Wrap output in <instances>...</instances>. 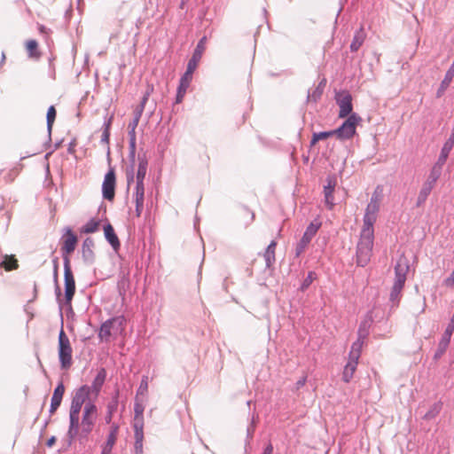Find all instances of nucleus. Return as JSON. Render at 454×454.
<instances>
[{
  "label": "nucleus",
  "mask_w": 454,
  "mask_h": 454,
  "mask_svg": "<svg viewBox=\"0 0 454 454\" xmlns=\"http://www.w3.org/2000/svg\"><path fill=\"white\" fill-rule=\"evenodd\" d=\"M322 223L319 219L313 220L309 226L306 228L301 239L296 246V255L299 256L307 248L312 239L315 237L318 230L320 229Z\"/></svg>",
  "instance_id": "10"
},
{
  "label": "nucleus",
  "mask_w": 454,
  "mask_h": 454,
  "mask_svg": "<svg viewBox=\"0 0 454 454\" xmlns=\"http://www.w3.org/2000/svg\"><path fill=\"white\" fill-rule=\"evenodd\" d=\"M146 170H147V161L145 160H140L139 164H138L137 172V176H136V179H137L136 186L144 185V179L146 175Z\"/></svg>",
  "instance_id": "32"
},
{
  "label": "nucleus",
  "mask_w": 454,
  "mask_h": 454,
  "mask_svg": "<svg viewBox=\"0 0 454 454\" xmlns=\"http://www.w3.org/2000/svg\"><path fill=\"white\" fill-rule=\"evenodd\" d=\"M98 417V409L92 402H88L83 409L82 419L79 424V434L76 437H87L93 430Z\"/></svg>",
  "instance_id": "3"
},
{
  "label": "nucleus",
  "mask_w": 454,
  "mask_h": 454,
  "mask_svg": "<svg viewBox=\"0 0 454 454\" xmlns=\"http://www.w3.org/2000/svg\"><path fill=\"white\" fill-rule=\"evenodd\" d=\"M450 337L442 334V337L439 342V349H438L439 355H442L443 352H445L447 347L450 344Z\"/></svg>",
  "instance_id": "40"
},
{
  "label": "nucleus",
  "mask_w": 454,
  "mask_h": 454,
  "mask_svg": "<svg viewBox=\"0 0 454 454\" xmlns=\"http://www.w3.org/2000/svg\"><path fill=\"white\" fill-rule=\"evenodd\" d=\"M453 145H454V133L451 134L450 138L445 142V144L443 145V146L442 148L441 154L439 157V162L441 164L445 163Z\"/></svg>",
  "instance_id": "29"
},
{
  "label": "nucleus",
  "mask_w": 454,
  "mask_h": 454,
  "mask_svg": "<svg viewBox=\"0 0 454 454\" xmlns=\"http://www.w3.org/2000/svg\"><path fill=\"white\" fill-rule=\"evenodd\" d=\"M109 137H110V122L106 125V128L101 135V142L109 145ZM108 154L110 153L109 146H107Z\"/></svg>",
  "instance_id": "41"
},
{
  "label": "nucleus",
  "mask_w": 454,
  "mask_h": 454,
  "mask_svg": "<svg viewBox=\"0 0 454 454\" xmlns=\"http://www.w3.org/2000/svg\"><path fill=\"white\" fill-rule=\"evenodd\" d=\"M206 44H207V37L203 36L198 43V44L194 50V52L192 54V57L201 59L202 55L206 50Z\"/></svg>",
  "instance_id": "37"
},
{
  "label": "nucleus",
  "mask_w": 454,
  "mask_h": 454,
  "mask_svg": "<svg viewBox=\"0 0 454 454\" xmlns=\"http://www.w3.org/2000/svg\"><path fill=\"white\" fill-rule=\"evenodd\" d=\"M65 392V387L62 383L59 384L57 387L54 389L51 401V409L50 412L54 413L58 408L59 407L63 395Z\"/></svg>",
  "instance_id": "19"
},
{
  "label": "nucleus",
  "mask_w": 454,
  "mask_h": 454,
  "mask_svg": "<svg viewBox=\"0 0 454 454\" xmlns=\"http://www.w3.org/2000/svg\"><path fill=\"white\" fill-rule=\"evenodd\" d=\"M133 174H129L128 175V184H129L131 181H133Z\"/></svg>",
  "instance_id": "51"
},
{
  "label": "nucleus",
  "mask_w": 454,
  "mask_h": 454,
  "mask_svg": "<svg viewBox=\"0 0 454 454\" xmlns=\"http://www.w3.org/2000/svg\"><path fill=\"white\" fill-rule=\"evenodd\" d=\"M64 278H65V298L67 303H71V301L75 293V281L70 267V260L67 259L64 263Z\"/></svg>",
  "instance_id": "14"
},
{
  "label": "nucleus",
  "mask_w": 454,
  "mask_h": 454,
  "mask_svg": "<svg viewBox=\"0 0 454 454\" xmlns=\"http://www.w3.org/2000/svg\"><path fill=\"white\" fill-rule=\"evenodd\" d=\"M147 101V95L144 96L140 106L137 107L134 112V118L132 121H130L128 125L129 129V147L132 154L135 153L136 145H137V137H136V129L138 125L139 120L141 118L142 113L145 108V105Z\"/></svg>",
  "instance_id": "11"
},
{
  "label": "nucleus",
  "mask_w": 454,
  "mask_h": 454,
  "mask_svg": "<svg viewBox=\"0 0 454 454\" xmlns=\"http://www.w3.org/2000/svg\"><path fill=\"white\" fill-rule=\"evenodd\" d=\"M82 407V403H79L75 400H72L71 407H70V426L68 428V436L70 439H74L79 434V420H80V411Z\"/></svg>",
  "instance_id": "12"
},
{
  "label": "nucleus",
  "mask_w": 454,
  "mask_h": 454,
  "mask_svg": "<svg viewBox=\"0 0 454 454\" xmlns=\"http://www.w3.org/2000/svg\"><path fill=\"white\" fill-rule=\"evenodd\" d=\"M106 372L104 368H101L98 372L97 376L95 377L90 387V393L93 395V399H97L101 387L106 380Z\"/></svg>",
  "instance_id": "17"
},
{
  "label": "nucleus",
  "mask_w": 454,
  "mask_h": 454,
  "mask_svg": "<svg viewBox=\"0 0 454 454\" xmlns=\"http://www.w3.org/2000/svg\"><path fill=\"white\" fill-rule=\"evenodd\" d=\"M192 80V74L188 73H184V75L180 79V84L177 89V94L176 98V103L179 104L183 101V98L186 93L187 89L189 88Z\"/></svg>",
  "instance_id": "18"
},
{
  "label": "nucleus",
  "mask_w": 454,
  "mask_h": 454,
  "mask_svg": "<svg viewBox=\"0 0 454 454\" xmlns=\"http://www.w3.org/2000/svg\"><path fill=\"white\" fill-rule=\"evenodd\" d=\"M59 357L63 369H68L72 365V348L63 329L59 335Z\"/></svg>",
  "instance_id": "6"
},
{
  "label": "nucleus",
  "mask_w": 454,
  "mask_h": 454,
  "mask_svg": "<svg viewBox=\"0 0 454 454\" xmlns=\"http://www.w3.org/2000/svg\"><path fill=\"white\" fill-rule=\"evenodd\" d=\"M306 382V377H303L301 380H300L298 382H297V386L298 387H301L305 384Z\"/></svg>",
  "instance_id": "49"
},
{
  "label": "nucleus",
  "mask_w": 454,
  "mask_h": 454,
  "mask_svg": "<svg viewBox=\"0 0 454 454\" xmlns=\"http://www.w3.org/2000/svg\"><path fill=\"white\" fill-rule=\"evenodd\" d=\"M39 29H40L41 32H43L44 31V27L41 26Z\"/></svg>",
  "instance_id": "53"
},
{
  "label": "nucleus",
  "mask_w": 454,
  "mask_h": 454,
  "mask_svg": "<svg viewBox=\"0 0 454 454\" xmlns=\"http://www.w3.org/2000/svg\"><path fill=\"white\" fill-rule=\"evenodd\" d=\"M200 61V59L192 57V59L188 62L187 69H186L185 73L193 74V72L197 68Z\"/></svg>",
  "instance_id": "42"
},
{
  "label": "nucleus",
  "mask_w": 454,
  "mask_h": 454,
  "mask_svg": "<svg viewBox=\"0 0 454 454\" xmlns=\"http://www.w3.org/2000/svg\"><path fill=\"white\" fill-rule=\"evenodd\" d=\"M134 412L133 427L144 428V407L141 404L137 403L134 408Z\"/></svg>",
  "instance_id": "31"
},
{
  "label": "nucleus",
  "mask_w": 454,
  "mask_h": 454,
  "mask_svg": "<svg viewBox=\"0 0 454 454\" xmlns=\"http://www.w3.org/2000/svg\"><path fill=\"white\" fill-rule=\"evenodd\" d=\"M453 332H454V324L450 321L443 334L446 336H450L451 338Z\"/></svg>",
  "instance_id": "45"
},
{
  "label": "nucleus",
  "mask_w": 454,
  "mask_h": 454,
  "mask_svg": "<svg viewBox=\"0 0 454 454\" xmlns=\"http://www.w3.org/2000/svg\"><path fill=\"white\" fill-rule=\"evenodd\" d=\"M310 282H311V279H306L304 281L303 286H308L310 284Z\"/></svg>",
  "instance_id": "52"
},
{
  "label": "nucleus",
  "mask_w": 454,
  "mask_h": 454,
  "mask_svg": "<svg viewBox=\"0 0 454 454\" xmlns=\"http://www.w3.org/2000/svg\"><path fill=\"white\" fill-rule=\"evenodd\" d=\"M4 58H5V55L3 53V54H2V59H3V60L4 59Z\"/></svg>",
  "instance_id": "54"
},
{
  "label": "nucleus",
  "mask_w": 454,
  "mask_h": 454,
  "mask_svg": "<svg viewBox=\"0 0 454 454\" xmlns=\"http://www.w3.org/2000/svg\"><path fill=\"white\" fill-rule=\"evenodd\" d=\"M333 136H334L333 130L314 133L310 141V145H315L319 140L326 139Z\"/></svg>",
  "instance_id": "38"
},
{
  "label": "nucleus",
  "mask_w": 454,
  "mask_h": 454,
  "mask_svg": "<svg viewBox=\"0 0 454 454\" xmlns=\"http://www.w3.org/2000/svg\"><path fill=\"white\" fill-rule=\"evenodd\" d=\"M125 320L123 317H114L105 322L99 330L98 336L101 340H108L112 336H117L124 331Z\"/></svg>",
  "instance_id": "5"
},
{
  "label": "nucleus",
  "mask_w": 454,
  "mask_h": 454,
  "mask_svg": "<svg viewBox=\"0 0 454 454\" xmlns=\"http://www.w3.org/2000/svg\"><path fill=\"white\" fill-rule=\"evenodd\" d=\"M116 176L114 168H110L105 176L102 184L103 198L106 200L113 201L115 196Z\"/></svg>",
  "instance_id": "13"
},
{
  "label": "nucleus",
  "mask_w": 454,
  "mask_h": 454,
  "mask_svg": "<svg viewBox=\"0 0 454 454\" xmlns=\"http://www.w3.org/2000/svg\"><path fill=\"white\" fill-rule=\"evenodd\" d=\"M134 429V452L135 454H143V442H144V428L133 427Z\"/></svg>",
  "instance_id": "24"
},
{
  "label": "nucleus",
  "mask_w": 454,
  "mask_h": 454,
  "mask_svg": "<svg viewBox=\"0 0 454 454\" xmlns=\"http://www.w3.org/2000/svg\"><path fill=\"white\" fill-rule=\"evenodd\" d=\"M56 441H57V438H56L55 436H51V438H49V439L47 440V442H46V445H47L49 448H51V447H52V446L55 444Z\"/></svg>",
  "instance_id": "46"
},
{
  "label": "nucleus",
  "mask_w": 454,
  "mask_h": 454,
  "mask_svg": "<svg viewBox=\"0 0 454 454\" xmlns=\"http://www.w3.org/2000/svg\"><path fill=\"white\" fill-rule=\"evenodd\" d=\"M410 265L406 257L401 256L395 267V278L390 293V300L399 302L402 290L406 281V276L409 272Z\"/></svg>",
  "instance_id": "1"
},
{
  "label": "nucleus",
  "mask_w": 454,
  "mask_h": 454,
  "mask_svg": "<svg viewBox=\"0 0 454 454\" xmlns=\"http://www.w3.org/2000/svg\"><path fill=\"white\" fill-rule=\"evenodd\" d=\"M360 121L361 118L357 114H353L349 115L340 128L333 130L334 136L340 140L352 138L356 134V126Z\"/></svg>",
  "instance_id": "7"
},
{
  "label": "nucleus",
  "mask_w": 454,
  "mask_h": 454,
  "mask_svg": "<svg viewBox=\"0 0 454 454\" xmlns=\"http://www.w3.org/2000/svg\"><path fill=\"white\" fill-rule=\"evenodd\" d=\"M336 182L334 180L329 179L327 185H325L324 188L325 203L328 209H333L334 206L333 191Z\"/></svg>",
  "instance_id": "21"
},
{
  "label": "nucleus",
  "mask_w": 454,
  "mask_h": 454,
  "mask_svg": "<svg viewBox=\"0 0 454 454\" xmlns=\"http://www.w3.org/2000/svg\"><path fill=\"white\" fill-rule=\"evenodd\" d=\"M453 77H454V61L452 62L449 70L446 72L445 76L441 82L440 88L437 92L438 97H440L442 95V93H443L445 91V90L450 86Z\"/></svg>",
  "instance_id": "28"
},
{
  "label": "nucleus",
  "mask_w": 454,
  "mask_h": 454,
  "mask_svg": "<svg viewBox=\"0 0 454 454\" xmlns=\"http://www.w3.org/2000/svg\"><path fill=\"white\" fill-rule=\"evenodd\" d=\"M61 253L65 262L69 259V256L74 252L77 244L78 237L70 227L64 229V233L60 239Z\"/></svg>",
  "instance_id": "8"
},
{
  "label": "nucleus",
  "mask_w": 454,
  "mask_h": 454,
  "mask_svg": "<svg viewBox=\"0 0 454 454\" xmlns=\"http://www.w3.org/2000/svg\"><path fill=\"white\" fill-rule=\"evenodd\" d=\"M372 321V317H368L364 321H362L359 325L358 332H357L358 337H357V340L354 342V343L360 344L359 349H362L364 345L365 340L369 333V328L371 326Z\"/></svg>",
  "instance_id": "16"
},
{
  "label": "nucleus",
  "mask_w": 454,
  "mask_h": 454,
  "mask_svg": "<svg viewBox=\"0 0 454 454\" xmlns=\"http://www.w3.org/2000/svg\"><path fill=\"white\" fill-rule=\"evenodd\" d=\"M440 176V170L434 168L428 176V179L426 183L429 184L432 186H434L436 181Z\"/></svg>",
  "instance_id": "43"
},
{
  "label": "nucleus",
  "mask_w": 454,
  "mask_h": 454,
  "mask_svg": "<svg viewBox=\"0 0 454 454\" xmlns=\"http://www.w3.org/2000/svg\"><path fill=\"white\" fill-rule=\"evenodd\" d=\"M0 266L4 268L6 271H11L13 270H17L19 268V262L18 260L15 258V255L5 254Z\"/></svg>",
  "instance_id": "30"
},
{
  "label": "nucleus",
  "mask_w": 454,
  "mask_h": 454,
  "mask_svg": "<svg viewBox=\"0 0 454 454\" xmlns=\"http://www.w3.org/2000/svg\"><path fill=\"white\" fill-rule=\"evenodd\" d=\"M9 175L11 176L10 180L12 181L15 178V176L18 175V172H17V170L12 169V170H11Z\"/></svg>",
  "instance_id": "48"
},
{
  "label": "nucleus",
  "mask_w": 454,
  "mask_h": 454,
  "mask_svg": "<svg viewBox=\"0 0 454 454\" xmlns=\"http://www.w3.org/2000/svg\"><path fill=\"white\" fill-rule=\"evenodd\" d=\"M94 240L91 238H86L82 243V256L86 261L91 262L94 259Z\"/></svg>",
  "instance_id": "25"
},
{
  "label": "nucleus",
  "mask_w": 454,
  "mask_h": 454,
  "mask_svg": "<svg viewBox=\"0 0 454 454\" xmlns=\"http://www.w3.org/2000/svg\"><path fill=\"white\" fill-rule=\"evenodd\" d=\"M444 284L447 286H450V287L454 286V269H453V271L451 272L450 276L444 280Z\"/></svg>",
  "instance_id": "44"
},
{
  "label": "nucleus",
  "mask_w": 454,
  "mask_h": 454,
  "mask_svg": "<svg viewBox=\"0 0 454 454\" xmlns=\"http://www.w3.org/2000/svg\"><path fill=\"white\" fill-rule=\"evenodd\" d=\"M56 109L53 106H50L47 111V126L49 130L51 129L54 121L56 119Z\"/></svg>",
  "instance_id": "39"
},
{
  "label": "nucleus",
  "mask_w": 454,
  "mask_h": 454,
  "mask_svg": "<svg viewBox=\"0 0 454 454\" xmlns=\"http://www.w3.org/2000/svg\"><path fill=\"white\" fill-rule=\"evenodd\" d=\"M336 102L339 106V117L345 118L353 114L352 97L347 90L340 91L336 95Z\"/></svg>",
  "instance_id": "15"
},
{
  "label": "nucleus",
  "mask_w": 454,
  "mask_h": 454,
  "mask_svg": "<svg viewBox=\"0 0 454 454\" xmlns=\"http://www.w3.org/2000/svg\"><path fill=\"white\" fill-rule=\"evenodd\" d=\"M273 447L271 444H269L265 449L262 454H272Z\"/></svg>",
  "instance_id": "47"
},
{
  "label": "nucleus",
  "mask_w": 454,
  "mask_h": 454,
  "mask_svg": "<svg viewBox=\"0 0 454 454\" xmlns=\"http://www.w3.org/2000/svg\"><path fill=\"white\" fill-rule=\"evenodd\" d=\"M93 399V395L90 393V387L89 386H82L78 388L73 397L74 400L82 403V404L86 402L87 399Z\"/></svg>",
  "instance_id": "27"
},
{
  "label": "nucleus",
  "mask_w": 454,
  "mask_h": 454,
  "mask_svg": "<svg viewBox=\"0 0 454 454\" xmlns=\"http://www.w3.org/2000/svg\"><path fill=\"white\" fill-rule=\"evenodd\" d=\"M359 343H353L348 353V359L342 372V380L346 383L350 382L356 371L362 353V349H359Z\"/></svg>",
  "instance_id": "4"
},
{
  "label": "nucleus",
  "mask_w": 454,
  "mask_h": 454,
  "mask_svg": "<svg viewBox=\"0 0 454 454\" xmlns=\"http://www.w3.org/2000/svg\"><path fill=\"white\" fill-rule=\"evenodd\" d=\"M134 199L136 203V216L140 217L143 209H144V200H145V186H136V191L134 193Z\"/></svg>",
  "instance_id": "20"
},
{
  "label": "nucleus",
  "mask_w": 454,
  "mask_h": 454,
  "mask_svg": "<svg viewBox=\"0 0 454 454\" xmlns=\"http://www.w3.org/2000/svg\"><path fill=\"white\" fill-rule=\"evenodd\" d=\"M434 186L430 185L427 183H425L423 187L421 188L419 197H418V204H422L426 201Z\"/></svg>",
  "instance_id": "35"
},
{
  "label": "nucleus",
  "mask_w": 454,
  "mask_h": 454,
  "mask_svg": "<svg viewBox=\"0 0 454 454\" xmlns=\"http://www.w3.org/2000/svg\"><path fill=\"white\" fill-rule=\"evenodd\" d=\"M364 39H365V35H364L363 29H360L354 35L353 41L350 44L351 51H357L358 49L361 47V45L364 43Z\"/></svg>",
  "instance_id": "34"
},
{
  "label": "nucleus",
  "mask_w": 454,
  "mask_h": 454,
  "mask_svg": "<svg viewBox=\"0 0 454 454\" xmlns=\"http://www.w3.org/2000/svg\"><path fill=\"white\" fill-rule=\"evenodd\" d=\"M373 247V229L363 228L360 240L357 245V264L364 267L371 258Z\"/></svg>",
  "instance_id": "2"
},
{
  "label": "nucleus",
  "mask_w": 454,
  "mask_h": 454,
  "mask_svg": "<svg viewBox=\"0 0 454 454\" xmlns=\"http://www.w3.org/2000/svg\"><path fill=\"white\" fill-rule=\"evenodd\" d=\"M99 221L91 219L84 226L82 227V233H94L98 230Z\"/></svg>",
  "instance_id": "36"
},
{
  "label": "nucleus",
  "mask_w": 454,
  "mask_h": 454,
  "mask_svg": "<svg viewBox=\"0 0 454 454\" xmlns=\"http://www.w3.org/2000/svg\"><path fill=\"white\" fill-rule=\"evenodd\" d=\"M145 387V388H147V380L146 378L142 380L140 387Z\"/></svg>",
  "instance_id": "50"
},
{
  "label": "nucleus",
  "mask_w": 454,
  "mask_h": 454,
  "mask_svg": "<svg viewBox=\"0 0 454 454\" xmlns=\"http://www.w3.org/2000/svg\"><path fill=\"white\" fill-rule=\"evenodd\" d=\"M104 233L106 240L111 244L114 250H117L120 247V240L115 234L114 227L108 223L104 227Z\"/></svg>",
  "instance_id": "23"
},
{
  "label": "nucleus",
  "mask_w": 454,
  "mask_h": 454,
  "mask_svg": "<svg viewBox=\"0 0 454 454\" xmlns=\"http://www.w3.org/2000/svg\"><path fill=\"white\" fill-rule=\"evenodd\" d=\"M381 201V196L380 193L375 192L367 205L364 217V226L363 228L366 229H373V224L377 219V214L380 210V205Z\"/></svg>",
  "instance_id": "9"
},
{
  "label": "nucleus",
  "mask_w": 454,
  "mask_h": 454,
  "mask_svg": "<svg viewBox=\"0 0 454 454\" xmlns=\"http://www.w3.org/2000/svg\"><path fill=\"white\" fill-rule=\"evenodd\" d=\"M118 430H119V427L117 425H113L111 427L110 433L107 436L106 442L103 447L101 454H110L111 453L113 447L114 446L116 440H117Z\"/></svg>",
  "instance_id": "22"
},
{
  "label": "nucleus",
  "mask_w": 454,
  "mask_h": 454,
  "mask_svg": "<svg viewBox=\"0 0 454 454\" xmlns=\"http://www.w3.org/2000/svg\"><path fill=\"white\" fill-rule=\"evenodd\" d=\"M276 247H277V242L274 240L271 241L270 243V245L267 247V248L263 254V257H264L267 268H270L276 261V256H275Z\"/></svg>",
  "instance_id": "26"
},
{
  "label": "nucleus",
  "mask_w": 454,
  "mask_h": 454,
  "mask_svg": "<svg viewBox=\"0 0 454 454\" xmlns=\"http://www.w3.org/2000/svg\"><path fill=\"white\" fill-rule=\"evenodd\" d=\"M26 50L29 58L38 59L41 56V52L38 50V43L34 39L27 41Z\"/></svg>",
  "instance_id": "33"
}]
</instances>
